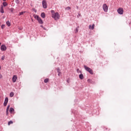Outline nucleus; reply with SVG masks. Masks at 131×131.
<instances>
[{"label": "nucleus", "mask_w": 131, "mask_h": 131, "mask_svg": "<svg viewBox=\"0 0 131 131\" xmlns=\"http://www.w3.org/2000/svg\"><path fill=\"white\" fill-rule=\"evenodd\" d=\"M52 17L54 19V20H59L60 19V15L58 12H55V11L51 10Z\"/></svg>", "instance_id": "f257e3e1"}, {"label": "nucleus", "mask_w": 131, "mask_h": 131, "mask_svg": "<svg viewBox=\"0 0 131 131\" xmlns=\"http://www.w3.org/2000/svg\"><path fill=\"white\" fill-rule=\"evenodd\" d=\"M84 68L85 70L89 72L90 74H94V72H93V70H92V69L90 68L89 67H88L86 66H84Z\"/></svg>", "instance_id": "f03ea898"}, {"label": "nucleus", "mask_w": 131, "mask_h": 131, "mask_svg": "<svg viewBox=\"0 0 131 131\" xmlns=\"http://www.w3.org/2000/svg\"><path fill=\"white\" fill-rule=\"evenodd\" d=\"M42 5L43 9H47V8H48V4H47V1L43 0L42 2Z\"/></svg>", "instance_id": "7ed1b4c3"}, {"label": "nucleus", "mask_w": 131, "mask_h": 131, "mask_svg": "<svg viewBox=\"0 0 131 131\" xmlns=\"http://www.w3.org/2000/svg\"><path fill=\"white\" fill-rule=\"evenodd\" d=\"M102 9L104 11V12H108V6H107V4H104L103 5Z\"/></svg>", "instance_id": "20e7f679"}, {"label": "nucleus", "mask_w": 131, "mask_h": 131, "mask_svg": "<svg viewBox=\"0 0 131 131\" xmlns=\"http://www.w3.org/2000/svg\"><path fill=\"white\" fill-rule=\"evenodd\" d=\"M1 50L2 52L7 51V47L5 45H2L1 47Z\"/></svg>", "instance_id": "39448f33"}, {"label": "nucleus", "mask_w": 131, "mask_h": 131, "mask_svg": "<svg viewBox=\"0 0 131 131\" xmlns=\"http://www.w3.org/2000/svg\"><path fill=\"white\" fill-rule=\"evenodd\" d=\"M117 12L120 15H122V14H123V9L120 8L117 10Z\"/></svg>", "instance_id": "423d86ee"}, {"label": "nucleus", "mask_w": 131, "mask_h": 131, "mask_svg": "<svg viewBox=\"0 0 131 131\" xmlns=\"http://www.w3.org/2000/svg\"><path fill=\"white\" fill-rule=\"evenodd\" d=\"M17 79H18V77H17V75H14L12 77V82H16Z\"/></svg>", "instance_id": "0eeeda50"}, {"label": "nucleus", "mask_w": 131, "mask_h": 131, "mask_svg": "<svg viewBox=\"0 0 131 131\" xmlns=\"http://www.w3.org/2000/svg\"><path fill=\"white\" fill-rule=\"evenodd\" d=\"M8 102H9V98L8 97H6L5 99V101L4 103V106H7V104H8Z\"/></svg>", "instance_id": "6e6552de"}, {"label": "nucleus", "mask_w": 131, "mask_h": 131, "mask_svg": "<svg viewBox=\"0 0 131 131\" xmlns=\"http://www.w3.org/2000/svg\"><path fill=\"white\" fill-rule=\"evenodd\" d=\"M37 20L38 22L39 23V24H42V23H43V22L42 21V19H41V18H40V17L38 18Z\"/></svg>", "instance_id": "1a4fd4ad"}, {"label": "nucleus", "mask_w": 131, "mask_h": 131, "mask_svg": "<svg viewBox=\"0 0 131 131\" xmlns=\"http://www.w3.org/2000/svg\"><path fill=\"white\" fill-rule=\"evenodd\" d=\"M95 28V24H93L92 25L89 26V29H91L92 30H94V29Z\"/></svg>", "instance_id": "9d476101"}, {"label": "nucleus", "mask_w": 131, "mask_h": 131, "mask_svg": "<svg viewBox=\"0 0 131 131\" xmlns=\"http://www.w3.org/2000/svg\"><path fill=\"white\" fill-rule=\"evenodd\" d=\"M1 13H2V14H4V13H5V12L4 11V6L3 5H2L1 7Z\"/></svg>", "instance_id": "9b49d317"}, {"label": "nucleus", "mask_w": 131, "mask_h": 131, "mask_svg": "<svg viewBox=\"0 0 131 131\" xmlns=\"http://www.w3.org/2000/svg\"><path fill=\"white\" fill-rule=\"evenodd\" d=\"M9 109H10V105H8L7 108L6 109V115H9Z\"/></svg>", "instance_id": "f8f14e48"}, {"label": "nucleus", "mask_w": 131, "mask_h": 131, "mask_svg": "<svg viewBox=\"0 0 131 131\" xmlns=\"http://www.w3.org/2000/svg\"><path fill=\"white\" fill-rule=\"evenodd\" d=\"M41 18H43V19H45V18H46V14L44 12H42L41 13Z\"/></svg>", "instance_id": "ddd939ff"}, {"label": "nucleus", "mask_w": 131, "mask_h": 131, "mask_svg": "<svg viewBox=\"0 0 131 131\" xmlns=\"http://www.w3.org/2000/svg\"><path fill=\"white\" fill-rule=\"evenodd\" d=\"M79 77L80 79H83V75L82 74H80Z\"/></svg>", "instance_id": "4468645a"}, {"label": "nucleus", "mask_w": 131, "mask_h": 131, "mask_svg": "<svg viewBox=\"0 0 131 131\" xmlns=\"http://www.w3.org/2000/svg\"><path fill=\"white\" fill-rule=\"evenodd\" d=\"M25 13H26V11L19 12L18 16H21V15H23V14H25Z\"/></svg>", "instance_id": "2eb2a0df"}, {"label": "nucleus", "mask_w": 131, "mask_h": 131, "mask_svg": "<svg viewBox=\"0 0 131 131\" xmlns=\"http://www.w3.org/2000/svg\"><path fill=\"white\" fill-rule=\"evenodd\" d=\"M14 110L13 108V107H11L9 110V112L10 113H12V112H14Z\"/></svg>", "instance_id": "dca6fc26"}, {"label": "nucleus", "mask_w": 131, "mask_h": 131, "mask_svg": "<svg viewBox=\"0 0 131 131\" xmlns=\"http://www.w3.org/2000/svg\"><path fill=\"white\" fill-rule=\"evenodd\" d=\"M34 17L35 19H36L37 20L39 18V16L37 15H34Z\"/></svg>", "instance_id": "f3484780"}, {"label": "nucleus", "mask_w": 131, "mask_h": 131, "mask_svg": "<svg viewBox=\"0 0 131 131\" xmlns=\"http://www.w3.org/2000/svg\"><path fill=\"white\" fill-rule=\"evenodd\" d=\"M10 97L11 98H12V97H14V92H11L10 94Z\"/></svg>", "instance_id": "a211bd4d"}, {"label": "nucleus", "mask_w": 131, "mask_h": 131, "mask_svg": "<svg viewBox=\"0 0 131 131\" xmlns=\"http://www.w3.org/2000/svg\"><path fill=\"white\" fill-rule=\"evenodd\" d=\"M6 24H7V26H11V23H10L9 21H7L6 22Z\"/></svg>", "instance_id": "6ab92c4d"}, {"label": "nucleus", "mask_w": 131, "mask_h": 131, "mask_svg": "<svg viewBox=\"0 0 131 131\" xmlns=\"http://www.w3.org/2000/svg\"><path fill=\"white\" fill-rule=\"evenodd\" d=\"M3 4L4 7H7V6H8V3H7V2H4Z\"/></svg>", "instance_id": "aec40b11"}, {"label": "nucleus", "mask_w": 131, "mask_h": 131, "mask_svg": "<svg viewBox=\"0 0 131 131\" xmlns=\"http://www.w3.org/2000/svg\"><path fill=\"white\" fill-rule=\"evenodd\" d=\"M78 28H79V27H78L76 28V29L75 31V33H77V32H78Z\"/></svg>", "instance_id": "412c9836"}, {"label": "nucleus", "mask_w": 131, "mask_h": 131, "mask_svg": "<svg viewBox=\"0 0 131 131\" xmlns=\"http://www.w3.org/2000/svg\"><path fill=\"white\" fill-rule=\"evenodd\" d=\"M49 82V79L46 78L44 80V82H45V83H47V82Z\"/></svg>", "instance_id": "4be33fe9"}, {"label": "nucleus", "mask_w": 131, "mask_h": 131, "mask_svg": "<svg viewBox=\"0 0 131 131\" xmlns=\"http://www.w3.org/2000/svg\"><path fill=\"white\" fill-rule=\"evenodd\" d=\"M61 72V71L60 70V68H57V73H60Z\"/></svg>", "instance_id": "5701e85b"}, {"label": "nucleus", "mask_w": 131, "mask_h": 131, "mask_svg": "<svg viewBox=\"0 0 131 131\" xmlns=\"http://www.w3.org/2000/svg\"><path fill=\"white\" fill-rule=\"evenodd\" d=\"M12 123H13V121H10L9 122H8V125H10V124H12Z\"/></svg>", "instance_id": "b1692460"}, {"label": "nucleus", "mask_w": 131, "mask_h": 131, "mask_svg": "<svg viewBox=\"0 0 131 131\" xmlns=\"http://www.w3.org/2000/svg\"><path fill=\"white\" fill-rule=\"evenodd\" d=\"M5 25H2V26H1V28L2 29H4L5 28Z\"/></svg>", "instance_id": "393cba45"}, {"label": "nucleus", "mask_w": 131, "mask_h": 131, "mask_svg": "<svg viewBox=\"0 0 131 131\" xmlns=\"http://www.w3.org/2000/svg\"><path fill=\"white\" fill-rule=\"evenodd\" d=\"M15 3L16 4H19V3H20V2L19 1V0H15Z\"/></svg>", "instance_id": "a878e982"}, {"label": "nucleus", "mask_w": 131, "mask_h": 131, "mask_svg": "<svg viewBox=\"0 0 131 131\" xmlns=\"http://www.w3.org/2000/svg\"><path fill=\"white\" fill-rule=\"evenodd\" d=\"M33 11L35 12V13H36V12H37V11L36 10V9L33 8Z\"/></svg>", "instance_id": "bb28decb"}, {"label": "nucleus", "mask_w": 131, "mask_h": 131, "mask_svg": "<svg viewBox=\"0 0 131 131\" xmlns=\"http://www.w3.org/2000/svg\"><path fill=\"white\" fill-rule=\"evenodd\" d=\"M71 8L70 7H67L66 8V10H70Z\"/></svg>", "instance_id": "cd10ccee"}, {"label": "nucleus", "mask_w": 131, "mask_h": 131, "mask_svg": "<svg viewBox=\"0 0 131 131\" xmlns=\"http://www.w3.org/2000/svg\"><path fill=\"white\" fill-rule=\"evenodd\" d=\"M10 12L13 13V12H14V9H13V8L10 9Z\"/></svg>", "instance_id": "c85d7f7f"}, {"label": "nucleus", "mask_w": 131, "mask_h": 131, "mask_svg": "<svg viewBox=\"0 0 131 131\" xmlns=\"http://www.w3.org/2000/svg\"><path fill=\"white\" fill-rule=\"evenodd\" d=\"M1 59L3 60H5V56H3Z\"/></svg>", "instance_id": "c756f323"}, {"label": "nucleus", "mask_w": 131, "mask_h": 131, "mask_svg": "<svg viewBox=\"0 0 131 131\" xmlns=\"http://www.w3.org/2000/svg\"><path fill=\"white\" fill-rule=\"evenodd\" d=\"M2 78H3V75L0 74V79H2Z\"/></svg>", "instance_id": "7c9ffc66"}, {"label": "nucleus", "mask_w": 131, "mask_h": 131, "mask_svg": "<svg viewBox=\"0 0 131 131\" xmlns=\"http://www.w3.org/2000/svg\"><path fill=\"white\" fill-rule=\"evenodd\" d=\"M58 73V76H60V75H61V72Z\"/></svg>", "instance_id": "2f4dec72"}, {"label": "nucleus", "mask_w": 131, "mask_h": 131, "mask_svg": "<svg viewBox=\"0 0 131 131\" xmlns=\"http://www.w3.org/2000/svg\"><path fill=\"white\" fill-rule=\"evenodd\" d=\"M88 82H91V79H88Z\"/></svg>", "instance_id": "473e14b6"}, {"label": "nucleus", "mask_w": 131, "mask_h": 131, "mask_svg": "<svg viewBox=\"0 0 131 131\" xmlns=\"http://www.w3.org/2000/svg\"><path fill=\"white\" fill-rule=\"evenodd\" d=\"M78 16H80V14H78V15H77V18H78Z\"/></svg>", "instance_id": "72a5a7b5"}, {"label": "nucleus", "mask_w": 131, "mask_h": 131, "mask_svg": "<svg viewBox=\"0 0 131 131\" xmlns=\"http://www.w3.org/2000/svg\"><path fill=\"white\" fill-rule=\"evenodd\" d=\"M19 30H22V29H21V28H19Z\"/></svg>", "instance_id": "f704fd0d"}, {"label": "nucleus", "mask_w": 131, "mask_h": 131, "mask_svg": "<svg viewBox=\"0 0 131 131\" xmlns=\"http://www.w3.org/2000/svg\"><path fill=\"white\" fill-rule=\"evenodd\" d=\"M1 24H2V23L0 22V26H1Z\"/></svg>", "instance_id": "c9c22d12"}, {"label": "nucleus", "mask_w": 131, "mask_h": 131, "mask_svg": "<svg viewBox=\"0 0 131 131\" xmlns=\"http://www.w3.org/2000/svg\"><path fill=\"white\" fill-rule=\"evenodd\" d=\"M1 69H2V67L0 66V70H1Z\"/></svg>", "instance_id": "e433bc0d"}, {"label": "nucleus", "mask_w": 131, "mask_h": 131, "mask_svg": "<svg viewBox=\"0 0 131 131\" xmlns=\"http://www.w3.org/2000/svg\"><path fill=\"white\" fill-rule=\"evenodd\" d=\"M77 9H78V6H77Z\"/></svg>", "instance_id": "4c0bfd02"}, {"label": "nucleus", "mask_w": 131, "mask_h": 131, "mask_svg": "<svg viewBox=\"0 0 131 131\" xmlns=\"http://www.w3.org/2000/svg\"><path fill=\"white\" fill-rule=\"evenodd\" d=\"M4 1V2H6V0H3Z\"/></svg>", "instance_id": "58836bf2"}, {"label": "nucleus", "mask_w": 131, "mask_h": 131, "mask_svg": "<svg viewBox=\"0 0 131 131\" xmlns=\"http://www.w3.org/2000/svg\"><path fill=\"white\" fill-rule=\"evenodd\" d=\"M1 45H2V43L0 42V46H1Z\"/></svg>", "instance_id": "ea45409f"}, {"label": "nucleus", "mask_w": 131, "mask_h": 131, "mask_svg": "<svg viewBox=\"0 0 131 131\" xmlns=\"http://www.w3.org/2000/svg\"><path fill=\"white\" fill-rule=\"evenodd\" d=\"M41 27H43V26H41Z\"/></svg>", "instance_id": "a19ab883"}, {"label": "nucleus", "mask_w": 131, "mask_h": 131, "mask_svg": "<svg viewBox=\"0 0 131 131\" xmlns=\"http://www.w3.org/2000/svg\"><path fill=\"white\" fill-rule=\"evenodd\" d=\"M77 70L78 71V69H77Z\"/></svg>", "instance_id": "79ce46f5"}, {"label": "nucleus", "mask_w": 131, "mask_h": 131, "mask_svg": "<svg viewBox=\"0 0 131 131\" xmlns=\"http://www.w3.org/2000/svg\"><path fill=\"white\" fill-rule=\"evenodd\" d=\"M77 70L78 71V69H77Z\"/></svg>", "instance_id": "37998d69"}]
</instances>
